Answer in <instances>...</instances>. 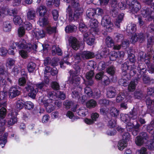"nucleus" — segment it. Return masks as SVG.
Instances as JSON below:
<instances>
[{
	"mask_svg": "<svg viewBox=\"0 0 154 154\" xmlns=\"http://www.w3.org/2000/svg\"><path fill=\"white\" fill-rule=\"evenodd\" d=\"M36 65L35 64L32 62H30L28 65V69L29 72H32L35 70Z\"/></svg>",
	"mask_w": 154,
	"mask_h": 154,
	"instance_id": "42",
	"label": "nucleus"
},
{
	"mask_svg": "<svg viewBox=\"0 0 154 154\" xmlns=\"http://www.w3.org/2000/svg\"><path fill=\"white\" fill-rule=\"evenodd\" d=\"M94 37L93 35H91L90 38H88L85 41L88 45H91L94 44Z\"/></svg>",
	"mask_w": 154,
	"mask_h": 154,
	"instance_id": "46",
	"label": "nucleus"
},
{
	"mask_svg": "<svg viewBox=\"0 0 154 154\" xmlns=\"http://www.w3.org/2000/svg\"><path fill=\"white\" fill-rule=\"evenodd\" d=\"M6 14H8L10 16H13L17 14V11L16 9H9L7 10L6 8H2L1 10V13Z\"/></svg>",
	"mask_w": 154,
	"mask_h": 154,
	"instance_id": "18",
	"label": "nucleus"
},
{
	"mask_svg": "<svg viewBox=\"0 0 154 154\" xmlns=\"http://www.w3.org/2000/svg\"><path fill=\"white\" fill-rule=\"evenodd\" d=\"M7 114V110L4 107L1 108V132L5 128L6 121L4 119Z\"/></svg>",
	"mask_w": 154,
	"mask_h": 154,
	"instance_id": "6",
	"label": "nucleus"
},
{
	"mask_svg": "<svg viewBox=\"0 0 154 154\" xmlns=\"http://www.w3.org/2000/svg\"><path fill=\"white\" fill-rule=\"evenodd\" d=\"M146 105L148 109H150L151 115L154 114V100L152 101L149 98H148L146 101Z\"/></svg>",
	"mask_w": 154,
	"mask_h": 154,
	"instance_id": "19",
	"label": "nucleus"
},
{
	"mask_svg": "<svg viewBox=\"0 0 154 154\" xmlns=\"http://www.w3.org/2000/svg\"><path fill=\"white\" fill-rule=\"evenodd\" d=\"M136 25L134 24L129 25L127 27V32L130 33H134L136 30Z\"/></svg>",
	"mask_w": 154,
	"mask_h": 154,
	"instance_id": "32",
	"label": "nucleus"
},
{
	"mask_svg": "<svg viewBox=\"0 0 154 154\" xmlns=\"http://www.w3.org/2000/svg\"><path fill=\"white\" fill-rule=\"evenodd\" d=\"M148 137L147 134L144 132L141 133L139 136L136 137L135 142L136 144L138 146H141L144 143L145 140H147Z\"/></svg>",
	"mask_w": 154,
	"mask_h": 154,
	"instance_id": "8",
	"label": "nucleus"
},
{
	"mask_svg": "<svg viewBox=\"0 0 154 154\" xmlns=\"http://www.w3.org/2000/svg\"><path fill=\"white\" fill-rule=\"evenodd\" d=\"M3 28L5 32L10 31L11 28V26L8 22H5L4 23L3 25Z\"/></svg>",
	"mask_w": 154,
	"mask_h": 154,
	"instance_id": "35",
	"label": "nucleus"
},
{
	"mask_svg": "<svg viewBox=\"0 0 154 154\" xmlns=\"http://www.w3.org/2000/svg\"><path fill=\"white\" fill-rule=\"evenodd\" d=\"M36 13L33 9H29L27 13V18L28 20H32L35 17Z\"/></svg>",
	"mask_w": 154,
	"mask_h": 154,
	"instance_id": "22",
	"label": "nucleus"
},
{
	"mask_svg": "<svg viewBox=\"0 0 154 154\" xmlns=\"http://www.w3.org/2000/svg\"><path fill=\"white\" fill-rule=\"evenodd\" d=\"M138 111L139 109L137 108L134 107L131 111L129 112L130 117L132 119H135L137 118Z\"/></svg>",
	"mask_w": 154,
	"mask_h": 154,
	"instance_id": "21",
	"label": "nucleus"
},
{
	"mask_svg": "<svg viewBox=\"0 0 154 154\" xmlns=\"http://www.w3.org/2000/svg\"><path fill=\"white\" fill-rule=\"evenodd\" d=\"M23 101L22 100H19L16 103V108L18 110H20L23 108Z\"/></svg>",
	"mask_w": 154,
	"mask_h": 154,
	"instance_id": "48",
	"label": "nucleus"
},
{
	"mask_svg": "<svg viewBox=\"0 0 154 154\" xmlns=\"http://www.w3.org/2000/svg\"><path fill=\"white\" fill-rule=\"evenodd\" d=\"M7 92L6 91L2 92V94H1V97H2V98L4 100L3 102H1V105H3L4 106H6V100L5 99V98L7 96Z\"/></svg>",
	"mask_w": 154,
	"mask_h": 154,
	"instance_id": "40",
	"label": "nucleus"
},
{
	"mask_svg": "<svg viewBox=\"0 0 154 154\" xmlns=\"http://www.w3.org/2000/svg\"><path fill=\"white\" fill-rule=\"evenodd\" d=\"M101 24L107 32H110L113 29V25L111 22L110 18L107 15L105 16L103 18Z\"/></svg>",
	"mask_w": 154,
	"mask_h": 154,
	"instance_id": "4",
	"label": "nucleus"
},
{
	"mask_svg": "<svg viewBox=\"0 0 154 154\" xmlns=\"http://www.w3.org/2000/svg\"><path fill=\"white\" fill-rule=\"evenodd\" d=\"M34 35L37 39H39L43 38L45 36V33L44 31L42 30H38L34 32Z\"/></svg>",
	"mask_w": 154,
	"mask_h": 154,
	"instance_id": "24",
	"label": "nucleus"
},
{
	"mask_svg": "<svg viewBox=\"0 0 154 154\" xmlns=\"http://www.w3.org/2000/svg\"><path fill=\"white\" fill-rule=\"evenodd\" d=\"M16 46H17L19 48L26 50L27 51L29 52H30L32 49L35 50L37 48V45H36L34 44L32 45L30 43L27 44L24 39L20 41L19 43L14 42L11 43L10 45V48L14 49L15 48Z\"/></svg>",
	"mask_w": 154,
	"mask_h": 154,
	"instance_id": "2",
	"label": "nucleus"
},
{
	"mask_svg": "<svg viewBox=\"0 0 154 154\" xmlns=\"http://www.w3.org/2000/svg\"><path fill=\"white\" fill-rule=\"evenodd\" d=\"M132 119L130 117V116L128 115V114H124L122 115L121 117V119L126 124L129 123L130 122L131 120ZM129 125V124H127L126 128H128V127Z\"/></svg>",
	"mask_w": 154,
	"mask_h": 154,
	"instance_id": "20",
	"label": "nucleus"
},
{
	"mask_svg": "<svg viewBox=\"0 0 154 154\" xmlns=\"http://www.w3.org/2000/svg\"><path fill=\"white\" fill-rule=\"evenodd\" d=\"M117 58H118V56L117 52L113 51L110 52L109 59L111 60H115Z\"/></svg>",
	"mask_w": 154,
	"mask_h": 154,
	"instance_id": "47",
	"label": "nucleus"
},
{
	"mask_svg": "<svg viewBox=\"0 0 154 154\" xmlns=\"http://www.w3.org/2000/svg\"><path fill=\"white\" fill-rule=\"evenodd\" d=\"M99 117V114L97 112L93 113L91 115V118L94 122L96 121Z\"/></svg>",
	"mask_w": 154,
	"mask_h": 154,
	"instance_id": "57",
	"label": "nucleus"
},
{
	"mask_svg": "<svg viewBox=\"0 0 154 154\" xmlns=\"http://www.w3.org/2000/svg\"><path fill=\"white\" fill-rule=\"evenodd\" d=\"M138 82L136 79L131 81L128 85V90L131 92L133 91L135 89L136 85Z\"/></svg>",
	"mask_w": 154,
	"mask_h": 154,
	"instance_id": "23",
	"label": "nucleus"
},
{
	"mask_svg": "<svg viewBox=\"0 0 154 154\" xmlns=\"http://www.w3.org/2000/svg\"><path fill=\"white\" fill-rule=\"evenodd\" d=\"M115 69L113 66H111L107 69V72L108 73L111 75H113L115 72Z\"/></svg>",
	"mask_w": 154,
	"mask_h": 154,
	"instance_id": "54",
	"label": "nucleus"
},
{
	"mask_svg": "<svg viewBox=\"0 0 154 154\" xmlns=\"http://www.w3.org/2000/svg\"><path fill=\"white\" fill-rule=\"evenodd\" d=\"M145 67L144 63L139 64L137 68V70L138 71H140L139 72L141 74L143 75L144 73L146 72V70L145 68Z\"/></svg>",
	"mask_w": 154,
	"mask_h": 154,
	"instance_id": "36",
	"label": "nucleus"
},
{
	"mask_svg": "<svg viewBox=\"0 0 154 154\" xmlns=\"http://www.w3.org/2000/svg\"><path fill=\"white\" fill-rule=\"evenodd\" d=\"M126 3L129 6L131 12L133 14L137 13L141 8L140 4L137 0H127Z\"/></svg>",
	"mask_w": 154,
	"mask_h": 154,
	"instance_id": "5",
	"label": "nucleus"
},
{
	"mask_svg": "<svg viewBox=\"0 0 154 154\" xmlns=\"http://www.w3.org/2000/svg\"><path fill=\"white\" fill-rule=\"evenodd\" d=\"M34 105L33 103L31 102H27L25 105V108L26 109L29 110H30L33 108Z\"/></svg>",
	"mask_w": 154,
	"mask_h": 154,
	"instance_id": "62",
	"label": "nucleus"
},
{
	"mask_svg": "<svg viewBox=\"0 0 154 154\" xmlns=\"http://www.w3.org/2000/svg\"><path fill=\"white\" fill-rule=\"evenodd\" d=\"M116 94V91L113 87H110L107 88L106 95L107 97L109 98H114Z\"/></svg>",
	"mask_w": 154,
	"mask_h": 154,
	"instance_id": "14",
	"label": "nucleus"
},
{
	"mask_svg": "<svg viewBox=\"0 0 154 154\" xmlns=\"http://www.w3.org/2000/svg\"><path fill=\"white\" fill-rule=\"evenodd\" d=\"M25 88L27 91L30 92L29 93V96L33 99L35 98L37 91L34 89L33 85L31 83H27Z\"/></svg>",
	"mask_w": 154,
	"mask_h": 154,
	"instance_id": "9",
	"label": "nucleus"
},
{
	"mask_svg": "<svg viewBox=\"0 0 154 154\" xmlns=\"http://www.w3.org/2000/svg\"><path fill=\"white\" fill-rule=\"evenodd\" d=\"M114 41L109 36H107L106 39V44L108 47H110L113 45Z\"/></svg>",
	"mask_w": 154,
	"mask_h": 154,
	"instance_id": "41",
	"label": "nucleus"
},
{
	"mask_svg": "<svg viewBox=\"0 0 154 154\" xmlns=\"http://www.w3.org/2000/svg\"><path fill=\"white\" fill-rule=\"evenodd\" d=\"M127 145V142H126V141L124 140H121L119 142L118 146L119 150H122L125 147H126Z\"/></svg>",
	"mask_w": 154,
	"mask_h": 154,
	"instance_id": "29",
	"label": "nucleus"
},
{
	"mask_svg": "<svg viewBox=\"0 0 154 154\" xmlns=\"http://www.w3.org/2000/svg\"><path fill=\"white\" fill-rule=\"evenodd\" d=\"M97 105V102L94 100H90L86 103L87 107L89 108H94Z\"/></svg>",
	"mask_w": 154,
	"mask_h": 154,
	"instance_id": "28",
	"label": "nucleus"
},
{
	"mask_svg": "<svg viewBox=\"0 0 154 154\" xmlns=\"http://www.w3.org/2000/svg\"><path fill=\"white\" fill-rule=\"evenodd\" d=\"M88 112L87 109L84 107H81L79 110H77L76 111L77 113L79 115L82 116H85Z\"/></svg>",
	"mask_w": 154,
	"mask_h": 154,
	"instance_id": "26",
	"label": "nucleus"
},
{
	"mask_svg": "<svg viewBox=\"0 0 154 154\" xmlns=\"http://www.w3.org/2000/svg\"><path fill=\"white\" fill-rule=\"evenodd\" d=\"M98 22L97 20L94 19L91 20L89 23L90 27L91 28H94L98 26Z\"/></svg>",
	"mask_w": 154,
	"mask_h": 154,
	"instance_id": "39",
	"label": "nucleus"
},
{
	"mask_svg": "<svg viewBox=\"0 0 154 154\" xmlns=\"http://www.w3.org/2000/svg\"><path fill=\"white\" fill-rule=\"evenodd\" d=\"M137 153L140 154H147V149L145 147H142L140 149L137 151Z\"/></svg>",
	"mask_w": 154,
	"mask_h": 154,
	"instance_id": "64",
	"label": "nucleus"
},
{
	"mask_svg": "<svg viewBox=\"0 0 154 154\" xmlns=\"http://www.w3.org/2000/svg\"><path fill=\"white\" fill-rule=\"evenodd\" d=\"M81 55L84 60L91 59L94 56V54L90 51H84L82 53Z\"/></svg>",
	"mask_w": 154,
	"mask_h": 154,
	"instance_id": "16",
	"label": "nucleus"
},
{
	"mask_svg": "<svg viewBox=\"0 0 154 154\" xmlns=\"http://www.w3.org/2000/svg\"><path fill=\"white\" fill-rule=\"evenodd\" d=\"M32 27V25L30 23L28 22L24 23L23 27L25 29L29 30L31 29Z\"/></svg>",
	"mask_w": 154,
	"mask_h": 154,
	"instance_id": "60",
	"label": "nucleus"
},
{
	"mask_svg": "<svg viewBox=\"0 0 154 154\" xmlns=\"http://www.w3.org/2000/svg\"><path fill=\"white\" fill-rule=\"evenodd\" d=\"M103 72H101L97 73L95 76V78L96 79L98 80H101L102 81V78L104 76H105L103 75Z\"/></svg>",
	"mask_w": 154,
	"mask_h": 154,
	"instance_id": "58",
	"label": "nucleus"
},
{
	"mask_svg": "<svg viewBox=\"0 0 154 154\" xmlns=\"http://www.w3.org/2000/svg\"><path fill=\"white\" fill-rule=\"evenodd\" d=\"M151 57L150 55V54H148L147 55H146V57L144 58V61L148 67L151 68L153 69V70L154 71V68L152 67L150 63L149 59Z\"/></svg>",
	"mask_w": 154,
	"mask_h": 154,
	"instance_id": "38",
	"label": "nucleus"
},
{
	"mask_svg": "<svg viewBox=\"0 0 154 154\" xmlns=\"http://www.w3.org/2000/svg\"><path fill=\"white\" fill-rule=\"evenodd\" d=\"M102 82L103 85H109L110 83V81L109 78L106 75L104 76L102 78Z\"/></svg>",
	"mask_w": 154,
	"mask_h": 154,
	"instance_id": "50",
	"label": "nucleus"
},
{
	"mask_svg": "<svg viewBox=\"0 0 154 154\" xmlns=\"http://www.w3.org/2000/svg\"><path fill=\"white\" fill-rule=\"evenodd\" d=\"M79 30L82 32H85L87 30V28L85 25L82 23L79 24Z\"/></svg>",
	"mask_w": 154,
	"mask_h": 154,
	"instance_id": "51",
	"label": "nucleus"
},
{
	"mask_svg": "<svg viewBox=\"0 0 154 154\" xmlns=\"http://www.w3.org/2000/svg\"><path fill=\"white\" fill-rule=\"evenodd\" d=\"M86 15L89 18H92L96 14L95 9L90 8L86 11Z\"/></svg>",
	"mask_w": 154,
	"mask_h": 154,
	"instance_id": "25",
	"label": "nucleus"
},
{
	"mask_svg": "<svg viewBox=\"0 0 154 154\" xmlns=\"http://www.w3.org/2000/svg\"><path fill=\"white\" fill-rule=\"evenodd\" d=\"M152 13L154 14V11H151L149 8H146L142 11V14L144 17L147 18L149 20H151L153 17L152 15Z\"/></svg>",
	"mask_w": 154,
	"mask_h": 154,
	"instance_id": "13",
	"label": "nucleus"
},
{
	"mask_svg": "<svg viewBox=\"0 0 154 154\" xmlns=\"http://www.w3.org/2000/svg\"><path fill=\"white\" fill-rule=\"evenodd\" d=\"M110 113L112 116L116 117L119 115V111L114 107L112 108L110 110Z\"/></svg>",
	"mask_w": 154,
	"mask_h": 154,
	"instance_id": "43",
	"label": "nucleus"
},
{
	"mask_svg": "<svg viewBox=\"0 0 154 154\" xmlns=\"http://www.w3.org/2000/svg\"><path fill=\"white\" fill-rule=\"evenodd\" d=\"M8 74L6 69H1V77H2V79H1V80H2V85H6V79L10 82L11 83V80L8 77Z\"/></svg>",
	"mask_w": 154,
	"mask_h": 154,
	"instance_id": "11",
	"label": "nucleus"
},
{
	"mask_svg": "<svg viewBox=\"0 0 154 154\" xmlns=\"http://www.w3.org/2000/svg\"><path fill=\"white\" fill-rule=\"evenodd\" d=\"M20 92L17 88L11 87L9 90V95L10 98H14L20 94Z\"/></svg>",
	"mask_w": 154,
	"mask_h": 154,
	"instance_id": "12",
	"label": "nucleus"
},
{
	"mask_svg": "<svg viewBox=\"0 0 154 154\" xmlns=\"http://www.w3.org/2000/svg\"><path fill=\"white\" fill-rule=\"evenodd\" d=\"M45 107L46 111L48 113L51 112L54 109V107L53 105V104H50Z\"/></svg>",
	"mask_w": 154,
	"mask_h": 154,
	"instance_id": "56",
	"label": "nucleus"
},
{
	"mask_svg": "<svg viewBox=\"0 0 154 154\" xmlns=\"http://www.w3.org/2000/svg\"><path fill=\"white\" fill-rule=\"evenodd\" d=\"M142 80L144 83L146 84H150L151 81H152V83L153 82V81L150 80V78L145 74L143 75Z\"/></svg>",
	"mask_w": 154,
	"mask_h": 154,
	"instance_id": "44",
	"label": "nucleus"
},
{
	"mask_svg": "<svg viewBox=\"0 0 154 154\" xmlns=\"http://www.w3.org/2000/svg\"><path fill=\"white\" fill-rule=\"evenodd\" d=\"M2 137H1V146L3 147L7 142V138L8 136V134L7 133H2Z\"/></svg>",
	"mask_w": 154,
	"mask_h": 154,
	"instance_id": "30",
	"label": "nucleus"
},
{
	"mask_svg": "<svg viewBox=\"0 0 154 154\" xmlns=\"http://www.w3.org/2000/svg\"><path fill=\"white\" fill-rule=\"evenodd\" d=\"M18 34L20 37H22L25 34V29L23 27H20L18 29Z\"/></svg>",
	"mask_w": 154,
	"mask_h": 154,
	"instance_id": "52",
	"label": "nucleus"
},
{
	"mask_svg": "<svg viewBox=\"0 0 154 154\" xmlns=\"http://www.w3.org/2000/svg\"><path fill=\"white\" fill-rule=\"evenodd\" d=\"M147 94L148 95L153 97L154 96V88H149L147 89Z\"/></svg>",
	"mask_w": 154,
	"mask_h": 154,
	"instance_id": "61",
	"label": "nucleus"
},
{
	"mask_svg": "<svg viewBox=\"0 0 154 154\" xmlns=\"http://www.w3.org/2000/svg\"><path fill=\"white\" fill-rule=\"evenodd\" d=\"M15 63V60L11 58H8L6 61V66L7 67L11 68L14 66Z\"/></svg>",
	"mask_w": 154,
	"mask_h": 154,
	"instance_id": "37",
	"label": "nucleus"
},
{
	"mask_svg": "<svg viewBox=\"0 0 154 154\" xmlns=\"http://www.w3.org/2000/svg\"><path fill=\"white\" fill-rule=\"evenodd\" d=\"M130 137V135L129 134L128 132H126L124 133L122 135V140H124L126 141V142L129 140Z\"/></svg>",
	"mask_w": 154,
	"mask_h": 154,
	"instance_id": "59",
	"label": "nucleus"
},
{
	"mask_svg": "<svg viewBox=\"0 0 154 154\" xmlns=\"http://www.w3.org/2000/svg\"><path fill=\"white\" fill-rule=\"evenodd\" d=\"M77 29L76 27L73 25H69L67 26L65 29L66 32L67 33H70L74 32Z\"/></svg>",
	"mask_w": 154,
	"mask_h": 154,
	"instance_id": "27",
	"label": "nucleus"
},
{
	"mask_svg": "<svg viewBox=\"0 0 154 154\" xmlns=\"http://www.w3.org/2000/svg\"><path fill=\"white\" fill-rule=\"evenodd\" d=\"M85 92L89 97L92 96V92L90 88L86 87L85 89Z\"/></svg>",
	"mask_w": 154,
	"mask_h": 154,
	"instance_id": "53",
	"label": "nucleus"
},
{
	"mask_svg": "<svg viewBox=\"0 0 154 154\" xmlns=\"http://www.w3.org/2000/svg\"><path fill=\"white\" fill-rule=\"evenodd\" d=\"M17 121V119L16 117L14 116H12L8 120V125H12L16 123Z\"/></svg>",
	"mask_w": 154,
	"mask_h": 154,
	"instance_id": "45",
	"label": "nucleus"
},
{
	"mask_svg": "<svg viewBox=\"0 0 154 154\" xmlns=\"http://www.w3.org/2000/svg\"><path fill=\"white\" fill-rule=\"evenodd\" d=\"M25 51L21 50L19 51V54L23 58H25L27 57V54L26 50L25 49ZM28 52H29L28 51Z\"/></svg>",
	"mask_w": 154,
	"mask_h": 154,
	"instance_id": "63",
	"label": "nucleus"
},
{
	"mask_svg": "<svg viewBox=\"0 0 154 154\" xmlns=\"http://www.w3.org/2000/svg\"><path fill=\"white\" fill-rule=\"evenodd\" d=\"M136 68V66L133 64V65H130L128 62H125L122 64V69L123 75H125L127 73V71L130 70V74L133 72L135 73L133 70Z\"/></svg>",
	"mask_w": 154,
	"mask_h": 154,
	"instance_id": "7",
	"label": "nucleus"
},
{
	"mask_svg": "<svg viewBox=\"0 0 154 154\" xmlns=\"http://www.w3.org/2000/svg\"><path fill=\"white\" fill-rule=\"evenodd\" d=\"M125 98V96L123 94L120 93L117 96L116 98V101L120 103Z\"/></svg>",
	"mask_w": 154,
	"mask_h": 154,
	"instance_id": "49",
	"label": "nucleus"
},
{
	"mask_svg": "<svg viewBox=\"0 0 154 154\" xmlns=\"http://www.w3.org/2000/svg\"><path fill=\"white\" fill-rule=\"evenodd\" d=\"M74 68L75 71L70 70L69 73L72 84L74 86H78L80 84V78L78 75L80 72V68L77 65L75 66Z\"/></svg>",
	"mask_w": 154,
	"mask_h": 154,
	"instance_id": "3",
	"label": "nucleus"
},
{
	"mask_svg": "<svg viewBox=\"0 0 154 154\" xmlns=\"http://www.w3.org/2000/svg\"><path fill=\"white\" fill-rule=\"evenodd\" d=\"M70 45L73 49L75 50L78 49L79 48V41L74 37L70 36L69 39Z\"/></svg>",
	"mask_w": 154,
	"mask_h": 154,
	"instance_id": "10",
	"label": "nucleus"
},
{
	"mask_svg": "<svg viewBox=\"0 0 154 154\" xmlns=\"http://www.w3.org/2000/svg\"><path fill=\"white\" fill-rule=\"evenodd\" d=\"M72 6L75 8L74 13L70 10V6L69 5L67 11L69 12V20L72 21L78 19L80 17L81 14L83 12L82 8L79 7V0H71L70 2Z\"/></svg>",
	"mask_w": 154,
	"mask_h": 154,
	"instance_id": "1",
	"label": "nucleus"
},
{
	"mask_svg": "<svg viewBox=\"0 0 154 154\" xmlns=\"http://www.w3.org/2000/svg\"><path fill=\"white\" fill-rule=\"evenodd\" d=\"M39 100H40L41 102H42L45 107L50 104H53V100L51 99L45 100L44 99H42V97H41L39 98Z\"/></svg>",
	"mask_w": 154,
	"mask_h": 154,
	"instance_id": "33",
	"label": "nucleus"
},
{
	"mask_svg": "<svg viewBox=\"0 0 154 154\" xmlns=\"http://www.w3.org/2000/svg\"><path fill=\"white\" fill-rule=\"evenodd\" d=\"M38 23L40 26L44 27L48 25L49 22L47 17H41L39 18Z\"/></svg>",
	"mask_w": 154,
	"mask_h": 154,
	"instance_id": "17",
	"label": "nucleus"
},
{
	"mask_svg": "<svg viewBox=\"0 0 154 154\" xmlns=\"http://www.w3.org/2000/svg\"><path fill=\"white\" fill-rule=\"evenodd\" d=\"M36 11L40 16L43 17L46 14L47 9L45 6L41 5L37 8Z\"/></svg>",
	"mask_w": 154,
	"mask_h": 154,
	"instance_id": "15",
	"label": "nucleus"
},
{
	"mask_svg": "<svg viewBox=\"0 0 154 154\" xmlns=\"http://www.w3.org/2000/svg\"><path fill=\"white\" fill-rule=\"evenodd\" d=\"M13 20L14 24L16 25H20L23 23L21 17L19 15L15 16L13 18Z\"/></svg>",
	"mask_w": 154,
	"mask_h": 154,
	"instance_id": "31",
	"label": "nucleus"
},
{
	"mask_svg": "<svg viewBox=\"0 0 154 154\" xmlns=\"http://www.w3.org/2000/svg\"><path fill=\"white\" fill-rule=\"evenodd\" d=\"M51 86L52 88L54 90H58L60 88V86L59 84L56 82H52Z\"/></svg>",
	"mask_w": 154,
	"mask_h": 154,
	"instance_id": "55",
	"label": "nucleus"
},
{
	"mask_svg": "<svg viewBox=\"0 0 154 154\" xmlns=\"http://www.w3.org/2000/svg\"><path fill=\"white\" fill-rule=\"evenodd\" d=\"M46 30L47 33L51 34L56 32V27H52L48 25L46 28Z\"/></svg>",
	"mask_w": 154,
	"mask_h": 154,
	"instance_id": "34",
	"label": "nucleus"
}]
</instances>
